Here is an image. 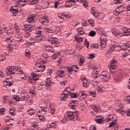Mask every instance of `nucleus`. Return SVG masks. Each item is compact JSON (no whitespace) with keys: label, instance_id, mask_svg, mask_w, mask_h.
I'll use <instances>...</instances> for the list:
<instances>
[{"label":"nucleus","instance_id":"f257e3e1","mask_svg":"<svg viewBox=\"0 0 130 130\" xmlns=\"http://www.w3.org/2000/svg\"><path fill=\"white\" fill-rule=\"evenodd\" d=\"M8 75H14V77H16L17 75H19L21 80L22 81H26L27 80V77L25 74L23 73V70L18 69V68L16 67H10L9 70L6 71Z\"/></svg>","mask_w":130,"mask_h":130},{"label":"nucleus","instance_id":"f03ea898","mask_svg":"<svg viewBox=\"0 0 130 130\" xmlns=\"http://www.w3.org/2000/svg\"><path fill=\"white\" fill-rule=\"evenodd\" d=\"M111 76L110 73L108 72L103 71L101 73V76L98 75L94 76V80L99 83L100 82V80H102L104 83H107V82L109 81Z\"/></svg>","mask_w":130,"mask_h":130},{"label":"nucleus","instance_id":"7ed1b4c3","mask_svg":"<svg viewBox=\"0 0 130 130\" xmlns=\"http://www.w3.org/2000/svg\"><path fill=\"white\" fill-rule=\"evenodd\" d=\"M64 119L69 121V120H72V121H79L80 120V118L78 116L77 112L74 111H67V113L64 115Z\"/></svg>","mask_w":130,"mask_h":130},{"label":"nucleus","instance_id":"20e7f679","mask_svg":"<svg viewBox=\"0 0 130 130\" xmlns=\"http://www.w3.org/2000/svg\"><path fill=\"white\" fill-rule=\"evenodd\" d=\"M120 52L122 53L123 57H126V56L130 55V42H128L124 46L120 47Z\"/></svg>","mask_w":130,"mask_h":130},{"label":"nucleus","instance_id":"39448f33","mask_svg":"<svg viewBox=\"0 0 130 130\" xmlns=\"http://www.w3.org/2000/svg\"><path fill=\"white\" fill-rule=\"evenodd\" d=\"M43 30L45 31V33H46V36H49V33H53L54 32V30H53L51 28H45L44 29H43V28L41 26L37 27L36 32L37 33L42 34V32H43Z\"/></svg>","mask_w":130,"mask_h":130},{"label":"nucleus","instance_id":"423d86ee","mask_svg":"<svg viewBox=\"0 0 130 130\" xmlns=\"http://www.w3.org/2000/svg\"><path fill=\"white\" fill-rule=\"evenodd\" d=\"M48 38V39L47 40L52 46H54V47H59L60 43L58 41V39L53 37H49Z\"/></svg>","mask_w":130,"mask_h":130},{"label":"nucleus","instance_id":"0eeeda50","mask_svg":"<svg viewBox=\"0 0 130 130\" xmlns=\"http://www.w3.org/2000/svg\"><path fill=\"white\" fill-rule=\"evenodd\" d=\"M39 0H20V1H18L17 2L15 3V8L19 7L20 5V3H26L28 5H36V4H38Z\"/></svg>","mask_w":130,"mask_h":130},{"label":"nucleus","instance_id":"6e6552de","mask_svg":"<svg viewBox=\"0 0 130 130\" xmlns=\"http://www.w3.org/2000/svg\"><path fill=\"white\" fill-rule=\"evenodd\" d=\"M70 96V91L66 88L63 92H61L60 96V99L61 101H66L68 100L69 96Z\"/></svg>","mask_w":130,"mask_h":130},{"label":"nucleus","instance_id":"1a4fd4ad","mask_svg":"<svg viewBox=\"0 0 130 130\" xmlns=\"http://www.w3.org/2000/svg\"><path fill=\"white\" fill-rule=\"evenodd\" d=\"M67 69L69 77L70 76V75H72L73 73H74V72H78L79 71V67L76 65H74L72 67L67 66Z\"/></svg>","mask_w":130,"mask_h":130},{"label":"nucleus","instance_id":"9d476101","mask_svg":"<svg viewBox=\"0 0 130 130\" xmlns=\"http://www.w3.org/2000/svg\"><path fill=\"white\" fill-rule=\"evenodd\" d=\"M35 69L36 72H44L45 71V66L41 64L40 62H36Z\"/></svg>","mask_w":130,"mask_h":130},{"label":"nucleus","instance_id":"9b49d317","mask_svg":"<svg viewBox=\"0 0 130 130\" xmlns=\"http://www.w3.org/2000/svg\"><path fill=\"white\" fill-rule=\"evenodd\" d=\"M92 108L93 111L90 112L92 115H95V114H97L98 112H101V108H100V106L99 105H93L92 106Z\"/></svg>","mask_w":130,"mask_h":130},{"label":"nucleus","instance_id":"f8f14e48","mask_svg":"<svg viewBox=\"0 0 130 130\" xmlns=\"http://www.w3.org/2000/svg\"><path fill=\"white\" fill-rule=\"evenodd\" d=\"M112 33L113 34V35H115V36L118 38H120V37H122V36H123V34L116 28H112Z\"/></svg>","mask_w":130,"mask_h":130},{"label":"nucleus","instance_id":"ddd939ff","mask_svg":"<svg viewBox=\"0 0 130 130\" xmlns=\"http://www.w3.org/2000/svg\"><path fill=\"white\" fill-rule=\"evenodd\" d=\"M117 67V61L115 59L113 58L111 60V64L110 65V71L111 72V70H116Z\"/></svg>","mask_w":130,"mask_h":130},{"label":"nucleus","instance_id":"4468645a","mask_svg":"<svg viewBox=\"0 0 130 130\" xmlns=\"http://www.w3.org/2000/svg\"><path fill=\"white\" fill-rule=\"evenodd\" d=\"M57 78H64L66 77V71L63 69H59L57 71Z\"/></svg>","mask_w":130,"mask_h":130},{"label":"nucleus","instance_id":"2eb2a0df","mask_svg":"<svg viewBox=\"0 0 130 130\" xmlns=\"http://www.w3.org/2000/svg\"><path fill=\"white\" fill-rule=\"evenodd\" d=\"M78 101L72 100L69 105V108H70V109H76V106L78 105Z\"/></svg>","mask_w":130,"mask_h":130},{"label":"nucleus","instance_id":"dca6fc26","mask_svg":"<svg viewBox=\"0 0 130 130\" xmlns=\"http://www.w3.org/2000/svg\"><path fill=\"white\" fill-rule=\"evenodd\" d=\"M44 112H48V108L47 107H40L39 111H38L37 112V115H38V113H40L41 114H43Z\"/></svg>","mask_w":130,"mask_h":130},{"label":"nucleus","instance_id":"f3484780","mask_svg":"<svg viewBox=\"0 0 130 130\" xmlns=\"http://www.w3.org/2000/svg\"><path fill=\"white\" fill-rule=\"evenodd\" d=\"M115 115H109L107 116L106 118V122H108V121H114L116 120Z\"/></svg>","mask_w":130,"mask_h":130},{"label":"nucleus","instance_id":"a211bd4d","mask_svg":"<svg viewBox=\"0 0 130 130\" xmlns=\"http://www.w3.org/2000/svg\"><path fill=\"white\" fill-rule=\"evenodd\" d=\"M94 120L97 123H103L104 122V119L101 115L98 116Z\"/></svg>","mask_w":130,"mask_h":130},{"label":"nucleus","instance_id":"6ab92c4d","mask_svg":"<svg viewBox=\"0 0 130 130\" xmlns=\"http://www.w3.org/2000/svg\"><path fill=\"white\" fill-rule=\"evenodd\" d=\"M81 80L83 82V87H84V88H88V87H89V85H90V81L86 78H84V79L81 78Z\"/></svg>","mask_w":130,"mask_h":130},{"label":"nucleus","instance_id":"aec40b11","mask_svg":"<svg viewBox=\"0 0 130 130\" xmlns=\"http://www.w3.org/2000/svg\"><path fill=\"white\" fill-rule=\"evenodd\" d=\"M36 108H37V106H36L34 109L31 108L30 109L27 110V112L28 113L30 116L32 115H34L36 112Z\"/></svg>","mask_w":130,"mask_h":130},{"label":"nucleus","instance_id":"412c9836","mask_svg":"<svg viewBox=\"0 0 130 130\" xmlns=\"http://www.w3.org/2000/svg\"><path fill=\"white\" fill-rule=\"evenodd\" d=\"M15 37L18 39V40H17L18 43L24 42V40H23V37L22 36V35L21 34L17 32L15 35Z\"/></svg>","mask_w":130,"mask_h":130},{"label":"nucleus","instance_id":"4be33fe9","mask_svg":"<svg viewBox=\"0 0 130 130\" xmlns=\"http://www.w3.org/2000/svg\"><path fill=\"white\" fill-rule=\"evenodd\" d=\"M13 81H9V80H5L4 81V85L6 86V88H10L11 86H12L13 85Z\"/></svg>","mask_w":130,"mask_h":130},{"label":"nucleus","instance_id":"5701e85b","mask_svg":"<svg viewBox=\"0 0 130 130\" xmlns=\"http://www.w3.org/2000/svg\"><path fill=\"white\" fill-rule=\"evenodd\" d=\"M90 12L94 17L96 18H98V16H99V13H98V11L95 10V8L93 7L90 10Z\"/></svg>","mask_w":130,"mask_h":130},{"label":"nucleus","instance_id":"b1692460","mask_svg":"<svg viewBox=\"0 0 130 130\" xmlns=\"http://www.w3.org/2000/svg\"><path fill=\"white\" fill-rule=\"evenodd\" d=\"M107 41H108V40L106 38L101 39V46H102L103 48H105V47H106Z\"/></svg>","mask_w":130,"mask_h":130},{"label":"nucleus","instance_id":"393cba45","mask_svg":"<svg viewBox=\"0 0 130 130\" xmlns=\"http://www.w3.org/2000/svg\"><path fill=\"white\" fill-rule=\"evenodd\" d=\"M40 22L42 25H44L45 26L48 24V20L45 17L41 19Z\"/></svg>","mask_w":130,"mask_h":130},{"label":"nucleus","instance_id":"a878e982","mask_svg":"<svg viewBox=\"0 0 130 130\" xmlns=\"http://www.w3.org/2000/svg\"><path fill=\"white\" fill-rule=\"evenodd\" d=\"M77 34L78 36L84 35L85 32L84 31V28L80 27L77 29Z\"/></svg>","mask_w":130,"mask_h":130},{"label":"nucleus","instance_id":"bb28decb","mask_svg":"<svg viewBox=\"0 0 130 130\" xmlns=\"http://www.w3.org/2000/svg\"><path fill=\"white\" fill-rule=\"evenodd\" d=\"M116 112L119 113L121 116L125 113V111H124V109H123V108L122 107H120L118 109H117Z\"/></svg>","mask_w":130,"mask_h":130},{"label":"nucleus","instance_id":"cd10ccee","mask_svg":"<svg viewBox=\"0 0 130 130\" xmlns=\"http://www.w3.org/2000/svg\"><path fill=\"white\" fill-rule=\"evenodd\" d=\"M69 96H70L71 98H79V96H80V94H79V93H76L75 92H70L69 91Z\"/></svg>","mask_w":130,"mask_h":130},{"label":"nucleus","instance_id":"c85d7f7f","mask_svg":"<svg viewBox=\"0 0 130 130\" xmlns=\"http://www.w3.org/2000/svg\"><path fill=\"white\" fill-rule=\"evenodd\" d=\"M46 86L49 87V86H52L53 85V82H51L50 78L46 79L45 81Z\"/></svg>","mask_w":130,"mask_h":130},{"label":"nucleus","instance_id":"c756f323","mask_svg":"<svg viewBox=\"0 0 130 130\" xmlns=\"http://www.w3.org/2000/svg\"><path fill=\"white\" fill-rule=\"evenodd\" d=\"M10 12H11L13 15H15V14H18L19 13V10L18 8H16V7H11L10 8Z\"/></svg>","mask_w":130,"mask_h":130},{"label":"nucleus","instance_id":"7c9ffc66","mask_svg":"<svg viewBox=\"0 0 130 130\" xmlns=\"http://www.w3.org/2000/svg\"><path fill=\"white\" fill-rule=\"evenodd\" d=\"M25 101H26V102L30 105L33 103V98L29 95H27Z\"/></svg>","mask_w":130,"mask_h":130},{"label":"nucleus","instance_id":"2f4dec72","mask_svg":"<svg viewBox=\"0 0 130 130\" xmlns=\"http://www.w3.org/2000/svg\"><path fill=\"white\" fill-rule=\"evenodd\" d=\"M78 95H79L78 98L79 99H80L81 101L84 100V99H85L86 97H87V95H86V94L82 92H80V93H78Z\"/></svg>","mask_w":130,"mask_h":130},{"label":"nucleus","instance_id":"473e14b6","mask_svg":"<svg viewBox=\"0 0 130 130\" xmlns=\"http://www.w3.org/2000/svg\"><path fill=\"white\" fill-rule=\"evenodd\" d=\"M118 8L119 11H120V13H123V12H125L126 10V8L124 7L123 5L120 6Z\"/></svg>","mask_w":130,"mask_h":130},{"label":"nucleus","instance_id":"72a5a7b5","mask_svg":"<svg viewBox=\"0 0 130 130\" xmlns=\"http://www.w3.org/2000/svg\"><path fill=\"white\" fill-rule=\"evenodd\" d=\"M9 112V114L11 115V116H15V115L17 114L16 110L15 109H10Z\"/></svg>","mask_w":130,"mask_h":130},{"label":"nucleus","instance_id":"f704fd0d","mask_svg":"<svg viewBox=\"0 0 130 130\" xmlns=\"http://www.w3.org/2000/svg\"><path fill=\"white\" fill-rule=\"evenodd\" d=\"M26 20L28 23H32L34 21V17L32 15L28 16Z\"/></svg>","mask_w":130,"mask_h":130},{"label":"nucleus","instance_id":"c9c22d12","mask_svg":"<svg viewBox=\"0 0 130 130\" xmlns=\"http://www.w3.org/2000/svg\"><path fill=\"white\" fill-rule=\"evenodd\" d=\"M31 78L35 80V81H37L39 80V75H38L36 73H34L31 76Z\"/></svg>","mask_w":130,"mask_h":130},{"label":"nucleus","instance_id":"e433bc0d","mask_svg":"<svg viewBox=\"0 0 130 130\" xmlns=\"http://www.w3.org/2000/svg\"><path fill=\"white\" fill-rule=\"evenodd\" d=\"M92 70H93L92 72V74H95V75H98V73H99V70L98 67L93 66L92 67Z\"/></svg>","mask_w":130,"mask_h":130},{"label":"nucleus","instance_id":"4c0bfd02","mask_svg":"<svg viewBox=\"0 0 130 130\" xmlns=\"http://www.w3.org/2000/svg\"><path fill=\"white\" fill-rule=\"evenodd\" d=\"M124 36H129L130 35L129 28H125V29L124 30Z\"/></svg>","mask_w":130,"mask_h":130},{"label":"nucleus","instance_id":"58836bf2","mask_svg":"<svg viewBox=\"0 0 130 130\" xmlns=\"http://www.w3.org/2000/svg\"><path fill=\"white\" fill-rule=\"evenodd\" d=\"M35 40L38 43L41 42V41H43V37L42 36H40L38 38H35Z\"/></svg>","mask_w":130,"mask_h":130},{"label":"nucleus","instance_id":"ea45409f","mask_svg":"<svg viewBox=\"0 0 130 130\" xmlns=\"http://www.w3.org/2000/svg\"><path fill=\"white\" fill-rule=\"evenodd\" d=\"M113 14L115 16H119L121 13L120 12L118 8H117L113 12Z\"/></svg>","mask_w":130,"mask_h":130},{"label":"nucleus","instance_id":"a19ab883","mask_svg":"<svg viewBox=\"0 0 130 130\" xmlns=\"http://www.w3.org/2000/svg\"><path fill=\"white\" fill-rule=\"evenodd\" d=\"M28 81L30 84H34V83H35V80L33 79V77H32V76L28 77Z\"/></svg>","mask_w":130,"mask_h":130},{"label":"nucleus","instance_id":"79ce46f5","mask_svg":"<svg viewBox=\"0 0 130 130\" xmlns=\"http://www.w3.org/2000/svg\"><path fill=\"white\" fill-rule=\"evenodd\" d=\"M88 21L89 25H90L91 27H94V26H95V22L94 21V19H88Z\"/></svg>","mask_w":130,"mask_h":130},{"label":"nucleus","instance_id":"37998d69","mask_svg":"<svg viewBox=\"0 0 130 130\" xmlns=\"http://www.w3.org/2000/svg\"><path fill=\"white\" fill-rule=\"evenodd\" d=\"M57 125V122L54 121L51 124H50V127L51 128H55Z\"/></svg>","mask_w":130,"mask_h":130},{"label":"nucleus","instance_id":"c03bdc74","mask_svg":"<svg viewBox=\"0 0 130 130\" xmlns=\"http://www.w3.org/2000/svg\"><path fill=\"white\" fill-rule=\"evenodd\" d=\"M13 99L15 101H17V102H19V101L21 100V98H20V96H19V95H14Z\"/></svg>","mask_w":130,"mask_h":130},{"label":"nucleus","instance_id":"a18cd8bd","mask_svg":"<svg viewBox=\"0 0 130 130\" xmlns=\"http://www.w3.org/2000/svg\"><path fill=\"white\" fill-rule=\"evenodd\" d=\"M28 31H30V32H31V31H32V30H34L35 28V25H32L31 24H29L28 25Z\"/></svg>","mask_w":130,"mask_h":130},{"label":"nucleus","instance_id":"49530a36","mask_svg":"<svg viewBox=\"0 0 130 130\" xmlns=\"http://www.w3.org/2000/svg\"><path fill=\"white\" fill-rule=\"evenodd\" d=\"M25 56L26 57H28V58H30L31 57V52H30V51L28 50H25Z\"/></svg>","mask_w":130,"mask_h":130},{"label":"nucleus","instance_id":"de8ad7c7","mask_svg":"<svg viewBox=\"0 0 130 130\" xmlns=\"http://www.w3.org/2000/svg\"><path fill=\"white\" fill-rule=\"evenodd\" d=\"M27 97H28V95L22 94H21V101H26V100H27Z\"/></svg>","mask_w":130,"mask_h":130},{"label":"nucleus","instance_id":"09e8293b","mask_svg":"<svg viewBox=\"0 0 130 130\" xmlns=\"http://www.w3.org/2000/svg\"><path fill=\"white\" fill-rule=\"evenodd\" d=\"M49 107L51 114H54L55 112V109L53 107H51L50 106H49Z\"/></svg>","mask_w":130,"mask_h":130},{"label":"nucleus","instance_id":"8fccbe9b","mask_svg":"<svg viewBox=\"0 0 130 130\" xmlns=\"http://www.w3.org/2000/svg\"><path fill=\"white\" fill-rule=\"evenodd\" d=\"M39 117V119L41 120V121L44 122L45 121V117L43 115H38Z\"/></svg>","mask_w":130,"mask_h":130},{"label":"nucleus","instance_id":"3c124183","mask_svg":"<svg viewBox=\"0 0 130 130\" xmlns=\"http://www.w3.org/2000/svg\"><path fill=\"white\" fill-rule=\"evenodd\" d=\"M89 35L91 37H94V36L96 35V31H95L94 30H91L89 32Z\"/></svg>","mask_w":130,"mask_h":130},{"label":"nucleus","instance_id":"603ef678","mask_svg":"<svg viewBox=\"0 0 130 130\" xmlns=\"http://www.w3.org/2000/svg\"><path fill=\"white\" fill-rule=\"evenodd\" d=\"M77 42H82L83 41V38L79 37V36L75 37Z\"/></svg>","mask_w":130,"mask_h":130},{"label":"nucleus","instance_id":"864d4df0","mask_svg":"<svg viewBox=\"0 0 130 130\" xmlns=\"http://www.w3.org/2000/svg\"><path fill=\"white\" fill-rule=\"evenodd\" d=\"M5 121L6 122H13V121H14V119H12L10 117H7Z\"/></svg>","mask_w":130,"mask_h":130},{"label":"nucleus","instance_id":"5fc2aeb1","mask_svg":"<svg viewBox=\"0 0 130 130\" xmlns=\"http://www.w3.org/2000/svg\"><path fill=\"white\" fill-rule=\"evenodd\" d=\"M96 90L100 93H102V91H103V88L102 87V86H98V87H96Z\"/></svg>","mask_w":130,"mask_h":130},{"label":"nucleus","instance_id":"6e6d98bb","mask_svg":"<svg viewBox=\"0 0 130 130\" xmlns=\"http://www.w3.org/2000/svg\"><path fill=\"white\" fill-rule=\"evenodd\" d=\"M5 112H6V109L3 108L0 109V115H3L5 114Z\"/></svg>","mask_w":130,"mask_h":130},{"label":"nucleus","instance_id":"4d7b16f0","mask_svg":"<svg viewBox=\"0 0 130 130\" xmlns=\"http://www.w3.org/2000/svg\"><path fill=\"white\" fill-rule=\"evenodd\" d=\"M6 60V57L4 55H0V61H4V60Z\"/></svg>","mask_w":130,"mask_h":130},{"label":"nucleus","instance_id":"13d9d810","mask_svg":"<svg viewBox=\"0 0 130 130\" xmlns=\"http://www.w3.org/2000/svg\"><path fill=\"white\" fill-rule=\"evenodd\" d=\"M116 124V122H112L109 125V127L110 128L111 127H113V126H115V125Z\"/></svg>","mask_w":130,"mask_h":130},{"label":"nucleus","instance_id":"bf43d9fd","mask_svg":"<svg viewBox=\"0 0 130 130\" xmlns=\"http://www.w3.org/2000/svg\"><path fill=\"white\" fill-rule=\"evenodd\" d=\"M122 0H114V4L118 5V4H121Z\"/></svg>","mask_w":130,"mask_h":130},{"label":"nucleus","instance_id":"052dcab7","mask_svg":"<svg viewBox=\"0 0 130 130\" xmlns=\"http://www.w3.org/2000/svg\"><path fill=\"white\" fill-rule=\"evenodd\" d=\"M58 56L57 54H54L53 55H52V56H51V59H56V58H57Z\"/></svg>","mask_w":130,"mask_h":130},{"label":"nucleus","instance_id":"680f3d73","mask_svg":"<svg viewBox=\"0 0 130 130\" xmlns=\"http://www.w3.org/2000/svg\"><path fill=\"white\" fill-rule=\"evenodd\" d=\"M90 96H93V97H96V92L94 91H91L90 92Z\"/></svg>","mask_w":130,"mask_h":130},{"label":"nucleus","instance_id":"e2e57ef3","mask_svg":"<svg viewBox=\"0 0 130 130\" xmlns=\"http://www.w3.org/2000/svg\"><path fill=\"white\" fill-rule=\"evenodd\" d=\"M12 40H13V39H12V38H8L6 39V41L8 42V43L12 42Z\"/></svg>","mask_w":130,"mask_h":130},{"label":"nucleus","instance_id":"0e129e2a","mask_svg":"<svg viewBox=\"0 0 130 130\" xmlns=\"http://www.w3.org/2000/svg\"><path fill=\"white\" fill-rule=\"evenodd\" d=\"M96 126L94 125H92L90 126L89 130H96Z\"/></svg>","mask_w":130,"mask_h":130},{"label":"nucleus","instance_id":"69168bd1","mask_svg":"<svg viewBox=\"0 0 130 130\" xmlns=\"http://www.w3.org/2000/svg\"><path fill=\"white\" fill-rule=\"evenodd\" d=\"M42 34H41V32L38 33V32H36V36H35V38H37L38 37H40V36H42V35H41Z\"/></svg>","mask_w":130,"mask_h":130},{"label":"nucleus","instance_id":"338daca9","mask_svg":"<svg viewBox=\"0 0 130 130\" xmlns=\"http://www.w3.org/2000/svg\"><path fill=\"white\" fill-rule=\"evenodd\" d=\"M83 63H84V59H81L79 61V63L80 67H82V66H83Z\"/></svg>","mask_w":130,"mask_h":130},{"label":"nucleus","instance_id":"774afa93","mask_svg":"<svg viewBox=\"0 0 130 130\" xmlns=\"http://www.w3.org/2000/svg\"><path fill=\"white\" fill-rule=\"evenodd\" d=\"M126 113L127 116H130V110L128 109L126 111Z\"/></svg>","mask_w":130,"mask_h":130}]
</instances>
